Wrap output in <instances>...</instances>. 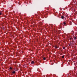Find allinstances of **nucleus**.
I'll list each match as a JSON object with an SVG mask.
<instances>
[{
	"mask_svg": "<svg viewBox=\"0 0 77 77\" xmlns=\"http://www.w3.org/2000/svg\"><path fill=\"white\" fill-rule=\"evenodd\" d=\"M31 64H33L35 63V62H34L33 61H31Z\"/></svg>",
	"mask_w": 77,
	"mask_h": 77,
	"instance_id": "nucleus-1",
	"label": "nucleus"
},
{
	"mask_svg": "<svg viewBox=\"0 0 77 77\" xmlns=\"http://www.w3.org/2000/svg\"><path fill=\"white\" fill-rule=\"evenodd\" d=\"M69 40H71V38H69Z\"/></svg>",
	"mask_w": 77,
	"mask_h": 77,
	"instance_id": "nucleus-13",
	"label": "nucleus"
},
{
	"mask_svg": "<svg viewBox=\"0 0 77 77\" xmlns=\"http://www.w3.org/2000/svg\"><path fill=\"white\" fill-rule=\"evenodd\" d=\"M46 59V58H45V57H43V60H45Z\"/></svg>",
	"mask_w": 77,
	"mask_h": 77,
	"instance_id": "nucleus-6",
	"label": "nucleus"
},
{
	"mask_svg": "<svg viewBox=\"0 0 77 77\" xmlns=\"http://www.w3.org/2000/svg\"><path fill=\"white\" fill-rule=\"evenodd\" d=\"M63 49H65V47H63Z\"/></svg>",
	"mask_w": 77,
	"mask_h": 77,
	"instance_id": "nucleus-12",
	"label": "nucleus"
},
{
	"mask_svg": "<svg viewBox=\"0 0 77 77\" xmlns=\"http://www.w3.org/2000/svg\"><path fill=\"white\" fill-rule=\"evenodd\" d=\"M73 38L74 39H75H75H76V37H74Z\"/></svg>",
	"mask_w": 77,
	"mask_h": 77,
	"instance_id": "nucleus-5",
	"label": "nucleus"
},
{
	"mask_svg": "<svg viewBox=\"0 0 77 77\" xmlns=\"http://www.w3.org/2000/svg\"><path fill=\"white\" fill-rule=\"evenodd\" d=\"M62 26V23H61L60 25V27L61 28Z\"/></svg>",
	"mask_w": 77,
	"mask_h": 77,
	"instance_id": "nucleus-2",
	"label": "nucleus"
},
{
	"mask_svg": "<svg viewBox=\"0 0 77 77\" xmlns=\"http://www.w3.org/2000/svg\"><path fill=\"white\" fill-rule=\"evenodd\" d=\"M12 73L13 74H15V71H13V72H12Z\"/></svg>",
	"mask_w": 77,
	"mask_h": 77,
	"instance_id": "nucleus-4",
	"label": "nucleus"
},
{
	"mask_svg": "<svg viewBox=\"0 0 77 77\" xmlns=\"http://www.w3.org/2000/svg\"><path fill=\"white\" fill-rule=\"evenodd\" d=\"M63 24H64V25H65V24H66V23L65 22H64V23H63Z\"/></svg>",
	"mask_w": 77,
	"mask_h": 77,
	"instance_id": "nucleus-11",
	"label": "nucleus"
},
{
	"mask_svg": "<svg viewBox=\"0 0 77 77\" xmlns=\"http://www.w3.org/2000/svg\"><path fill=\"white\" fill-rule=\"evenodd\" d=\"M2 14V13L1 11H0V15H1Z\"/></svg>",
	"mask_w": 77,
	"mask_h": 77,
	"instance_id": "nucleus-7",
	"label": "nucleus"
},
{
	"mask_svg": "<svg viewBox=\"0 0 77 77\" xmlns=\"http://www.w3.org/2000/svg\"><path fill=\"white\" fill-rule=\"evenodd\" d=\"M55 48H58V47H57V46H55Z\"/></svg>",
	"mask_w": 77,
	"mask_h": 77,
	"instance_id": "nucleus-8",
	"label": "nucleus"
},
{
	"mask_svg": "<svg viewBox=\"0 0 77 77\" xmlns=\"http://www.w3.org/2000/svg\"><path fill=\"white\" fill-rule=\"evenodd\" d=\"M64 56H62V58H64Z\"/></svg>",
	"mask_w": 77,
	"mask_h": 77,
	"instance_id": "nucleus-10",
	"label": "nucleus"
},
{
	"mask_svg": "<svg viewBox=\"0 0 77 77\" xmlns=\"http://www.w3.org/2000/svg\"><path fill=\"white\" fill-rule=\"evenodd\" d=\"M10 69H12V67H10L9 68Z\"/></svg>",
	"mask_w": 77,
	"mask_h": 77,
	"instance_id": "nucleus-9",
	"label": "nucleus"
},
{
	"mask_svg": "<svg viewBox=\"0 0 77 77\" xmlns=\"http://www.w3.org/2000/svg\"><path fill=\"white\" fill-rule=\"evenodd\" d=\"M61 18L62 19H63L64 18V17L63 16H61Z\"/></svg>",
	"mask_w": 77,
	"mask_h": 77,
	"instance_id": "nucleus-3",
	"label": "nucleus"
}]
</instances>
